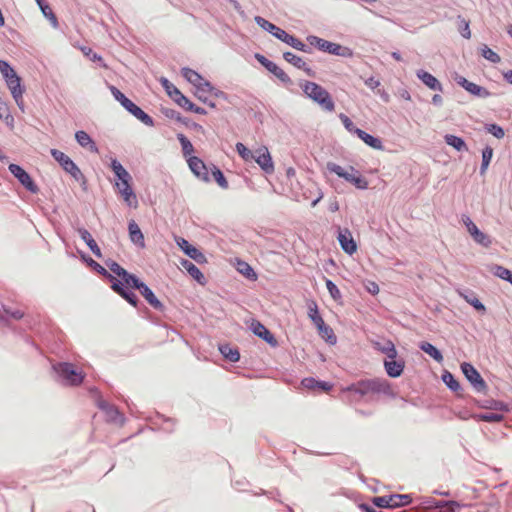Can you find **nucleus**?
<instances>
[{
	"label": "nucleus",
	"instance_id": "obj_1",
	"mask_svg": "<svg viewBox=\"0 0 512 512\" xmlns=\"http://www.w3.org/2000/svg\"><path fill=\"white\" fill-rule=\"evenodd\" d=\"M347 391L358 393L361 396L368 394H383L394 397L395 392L391 384L383 378L361 380L346 388Z\"/></svg>",
	"mask_w": 512,
	"mask_h": 512
},
{
	"label": "nucleus",
	"instance_id": "obj_2",
	"mask_svg": "<svg viewBox=\"0 0 512 512\" xmlns=\"http://www.w3.org/2000/svg\"><path fill=\"white\" fill-rule=\"evenodd\" d=\"M304 94L317 103L323 110L333 112L335 110V103L329 92L321 85L305 81L301 84Z\"/></svg>",
	"mask_w": 512,
	"mask_h": 512
},
{
	"label": "nucleus",
	"instance_id": "obj_3",
	"mask_svg": "<svg viewBox=\"0 0 512 512\" xmlns=\"http://www.w3.org/2000/svg\"><path fill=\"white\" fill-rule=\"evenodd\" d=\"M110 91L115 97L117 101L121 103V105L129 111L132 115H134L138 120L144 123L147 126H154V121L152 117H150L147 113H145L140 107H138L135 103H133L130 99H128L119 89L115 86L110 87Z\"/></svg>",
	"mask_w": 512,
	"mask_h": 512
},
{
	"label": "nucleus",
	"instance_id": "obj_4",
	"mask_svg": "<svg viewBox=\"0 0 512 512\" xmlns=\"http://www.w3.org/2000/svg\"><path fill=\"white\" fill-rule=\"evenodd\" d=\"M328 169L330 172L335 173L341 178H344L346 181L352 183L359 189H366L368 187L367 180L362 177L358 171H356L353 167H349L348 169L343 168L340 165L335 163H329Z\"/></svg>",
	"mask_w": 512,
	"mask_h": 512
},
{
	"label": "nucleus",
	"instance_id": "obj_5",
	"mask_svg": "<svg viewBox=\"0 0 512 512\" xmlns=\"http://www.w3.org/2000/svg\"><path fill=\"white\" fill-rule=\"evenodd\" d=\"M307 41L311 46H314L321 51L343 57L352 56V51L349 48L343 47L337 43L329 42L317 36L310 35L307 37Z\"/></svg>",
	"mask_w": 512,
	"mask_h": 512
},
{
	"label": "nucleus",
	"instance_id": "obj_6",
	"mask_svg": "<svg viewBox=\"0 0 512 512\" xmlns=\"http://www.w3.org/2000/svg\"><path fill=\"white\" fill-rule=\"evenodd\" d=\"M55 371L66 381V384L71 386L80 385L85 375L82 371H79L71 363H59L54 366Z\"/></svg>",
	"mask_w": 512,
	"mask_h": 512
},
{
	"label": "nucleus",
	"instance_id": "obj_7",
	"mask_svg": "<svg viewBox=\"0 0 512 512\" xmlns=\"http://www.w3.org/2000/svg\"><path fill=\"white\" fill-rule=\"evenodd\" d=\"M53 158L61 165V167L68 172L74 179L80 180L84 176L78 166L70 159L69 156L57 149L51 150Z\"/></svg>",
	"mask_w": 512,
	"mask_h": 512
},
{
	"label": "nucleus",
	"instance_id": "obj_8",
	"mask_svg": "<svg viewBox=\"0 0 512 512\" xmlns=\"http://www.w3.org/2000/svg\"><path fill=\"white\" fill-rule=\"evenodd\" d=\"M461 370L477 392H483L486 390L487 385L485 381L472 364L466 362L462 363Z\"/></svg>",
	"mask_w": 512,
	"mask_h": 512
},
{
	"label": "nucleus",
	"instance_id": "obj_9",
	"mask_svg": "<svg viewBox=\"0 0 512 512\" xmlns=\"http://www.w3.org/2000/svg\"><path fill=\"white\" fill-rule=\"evenodd\" d=\"M181 73L188 82L193 84L195 88L199 90V92H211L213 90L212 85L196 71L190 68H183Z\"/></svg>",
	"mask_w": 512,
	"mask_h": 512
},
{
	"label": "nucleus",
	"instance_id": "obj_10",
	"mask_svg": "<svg viewBox=\"0 0 512 512\" xmlns=\"http://www.w3.org/2000/svg\"><path fill=\"white\" fill-rule=\"evenodd\" d=\"M252 160H255L266 174H272L274 172V163L266 146L256 149Z\"/></svg>",
	"mask_w": 512,
	"mask_h": 512
},
{
	"label": "nucleus",
	"instance_id": "obj_11",
	"mask_svg": "<svg viewBox=\"0 0 512 512\" xmlns=\"http://www.w3.org/2000/svg\"><path fill=\"white\" fill-rule=\"evenodd\" d=\"M462 221L468 231V233L471 235L473 240L484 246L489 247L492 243L490 237L479 230V228L476 226V224L470 219L468 216H463Z\"/></svg>",
	"mask_w": 512,
	"mask_h": 512
},
{
	"label": "nucleus",
	"instance_id": "obj_12",
	"mask_svg": "<svg viewBox=\"0 0 512 512\" xmlns=\"http://www.w3.org/2000/svg\"><path fill=\"white\" fill-rule=\"evenodd\" d=\"M11 174L18 179V181L30 192L37 193L38 187L30 177V175L19 165L10 164L8 167Z\"/></svg>",
	"mask_w": 512,
	"mask_h": 512
},
{
	"label": "nucleus",
	"instance_id": "obj_13",
	"mask_svg": "<svg viewBox=\"0 0 512 512\" xmlns=\"http://www.w3.org/2000/svg\"><path fill=\"white\" fill-rule=\"evenodd\" d=\"M6 85L11 92L13 99L17 106L24 111V99L23 94L25 92L24 87L21 85V78L17 75L16 77L7 80Z\"/></svg>",
	"mask_w": 512,
	"mask_h": 512
},
{
	"label": "nucleus",
	"instance_id": "obj_14",
	"mask_svg": "<svg viewBox=\"0 0 512 512\" xmlns=\"http://www.w3.org/2000/svg\"><path fill=\"white\" fill-rule=\"evenodd\" d=\"M175 241L181 250L197 263L202 264L207 261L205 255L196 247L192 246L186 239L182 237H175Z\"/></svg>",
	"mask_w": 512,
	"mask_h": 512
},
{
	"label": "nucleus",
	"instance_id": "obj_15",
	"mask_svg": "<svg viewBox=\"0 0 512 512\" xmlns=\"http://www.w3.org/2000/svg\"><path fill=\"white\" fill-rule=\"evenodd\" d=\"M338 241L341 248L349 255L354 254L357 251V244L353 239L352 233L348 228H339Z\"/></svg>",
	"mask_w": 512,
	"mask_h": 512
},
{
	"label": "nucleus",
	"instance_id": "obj_16",
	"mask_svg": "<svg viewBox=\"0 0 512 512\" xmlns=\"http://www.w3.org/2000/svg\"><path fill=\"white\" fill-rule=\"evenodd\" d=\"M190 170L197 176L199 179L209 182V173L205 163L198 157H189L187 159Z\"/></svg>",
	"mask_w": 512,
	"mask_h": 512
},
{
	"label": "nucleus",
	"instance_id": "obj_17",
	"mask_svg": "<svg viewBox=\"0 0 512 512\" xmlns=\"http://www.w3.org/2000/svg\"><path fill=\"white\" fill-rule=\"evenodd\" d=\"M111 169L113 170L118 179V181L115 183V186L118 189V191H120V188H124L125 180L126 185H130L131 175L116 159L112 160Z\"/></svg>",
	"mask_w": 512,
	"mask_h": 512
},
{
	"label": "nucleus",
	"instance_id": "obj_18",
	"mask_svg": "<svg viewBox=\"0 0 512 512\" xmlns=\"http://www.w3.org/2000/svg\"><path fill=\"white\" fill-rule=\"evenodd\" d=\"M457 83L462 86L467 92L480 98H487L491 93L484 87L479 86L473 82L468 81L464 77H459Z\"/></svg>",
	"mask_w": 512,
	"mask_h": 512
},
{
	"label": "nucleus",
	"instance_id": "obj_19",
	"mask_svg": "<svg viewBox=\"0 0 512 512\" xmlns=\"http://www.w3.org/2000/svg\"><path fill=\"white\" fill-rule=\"evenodd\" d=\"M251 329L255 335L262 338L268 344L272 346L277 345V340L273 336V334L259 321H253L251 323Z\"/></svg>",
	"mask_w": 512,
	"mask_h": 512
},
{
	"label": "nucleus",
	"instance_id": "obj_20",
	"mask_svg": "<svg viewBox=\"0 0 512 512\" xmlns=\"http://www.w3.org/2000/svg\"><path fill=\"white\" fill-rule=\"evenodd\" d=\"M384 367L386 373L390 377L397 378L403 373L405 364L402 360H396V358H388L384 361Z\"/></svg>",
	"mask_w": 512,
	"mask_h": 512
},
{
	"label": "nucleus",
	"instance_id": "obj_21",
	"mask_svg": "<svg viewBox=\"0 0 512 512\" xmlns=\"http://www.w3.org/2000/svg\"><path fill=\"white\" fill-rule=\"evenodd\" d=\"M417 77L430 89L434 91H442V85L436 77L424 70L417 71Z\"/></svg>",
	"mask_w": 512,
	"mask_h": 512
},
{
	"label": "nucleus",
	"instance_id": "obj_22",
	"mask_svg": "<svg viewBox=\"0 0 512 512\" xmlns=\"http://www.w3.org/2000/svg\"><path fill=\"white\" fill-rule=\"evenodd\" d=\"M283 58L293 66L299 69H303L308 76H314L313 70L306 64V62L301 57L293 54L292 52H285L283 54Z\"/></svg>",
	"mask_w": 512,
	"mask_h": 512
},
{
	"label": "nucleus",
	"instance_id": "obj_23",
	"mask_svg": "<svg viewBox=\"0 0 512 512\" xmlns=\"http://www.w3.org/2000/svg\"><path fill=\"white\" fill-rule=\"evenodd\" d=\"M141 293V295L145 298V300L156 310H162L163 304L161 301L155 296L153 291L146 285L141 284L140 288L138 289Z\"/></svg>",
	"mask_w": 512,
	"mask_h": 512
},
{
	"label": "nucleus",
	"instance_id": "obj_24",
	"mask_svg": "<svg viewBox=\"0 0 512 512\" xmlns=\"http://www.w3.org/2000/svg\"><path fill=\"white\" fill-rule=\"evenodd\" d=\"M128 230H129L130 240L134 244L138 245L139 247L144 248L145 247L144 235L141 232V229L139 228L138 224L134 220H131L129 222Z\"/></svg>",
	"mask_w": 512,
	"mask_h": 512
},
{
	"label": "nucleus",
	"instance_id": "obj_25",
	"mask_svg": "<svg viewBox=\"0 0 512 512\" xmlns=\"http://www.w3.org/2000/svg\"><path fill=\"white\" fill-rule=\"evenodd\" d=\"M180 264L182 268L185 269L188 272V274L198 283L202 285L205 283V277L203 273L191 261L184 259L180 262Z\"/></svg>",
	"mask_w": 512,
	"mask_h": 512
},
{
	"label": "nucleus",
	"instance_id": "obj_26",
	"mask_svg": "<svg viewBox=\"0 0 512 512\" xmlns=\"http://www.w3.org/2000/svg\"><path fill=\"white\" fill-rule=\"evenodd\" d=\"M75 138L82 147L87 148L90 152L98 153V148L95 142L85 131H77Z\"/></svg>",
	"mask_w": 512,
	"mask_h": 512
},
{
	"label": "nucleus",
	"instance_id": "obj_27",
	"mask_svg": "<svg viewBox=\"0 0 512 512\" xmlns=\"http://www.w3.org/2000/svg\"><path fill=\"white\" fill-rule=\"evenodd\" d=\"M79 234L81 239L87 244L90 250L94 253V255L98 258L101 257V251L96 241L93 239L90 232L86 229H79Z\"/></svg>",
	"mask_w": 512,
	"mask_h": 512
},
{
	"label": "nucleus",
	"instance_id": "obj_28",
	"mask_svg": "<svg viewBox=\"0 0 512 512\" xmlns=\"http://www.w3.org/2000/svg\"><path fill=\"white\" fill-rule=\"evenodd\" d=\"M373 346L378 351L384 353L387 355L388 358H396L397 357V350L395 348V345L392 341L387 340L383 343L381 342H374Z\"/></svg>",
	"mask_w": 512,
	"mask_h": 512
},
{
	"label": "nucleus",
	"instance_id": "obj_29",
	"mask_svg": "<svg viewBox=\"0 0 512 512\" xmlns=\"http://www.w3.org/2000/svg\"><path fill=\"white\" fill-rule=\"evenodd\" d=\"M124 182H126V180ZM119 193L128 206L134 208L138 206L137 197L133 192L131 185H126V183H124V188H120Z\"/></svg>",
	"mask_w": 512,
	"mask_h": 512
},
{
	"label": "nucleus",
	"instance_id": "obj_30",
	"mask_svg": "<svg viewBox=\"0 0 512 512\" xmlns=\"http://www.w3.org/2000/svg\"><path fill=\"white\" fill-rule=\"evenodd\" d=\"M356 135L365 143L367 144L368 146L374 148V149H382L383 148V145H382V142L380 139L366 133L365 131L363 130H357L356 131Z\"/></svg>",
	"mask_w": 512,
	"mask_h": 512
},
{
	"label": "nucleus",
	"instance_id": "obj_31",
	"mask_svg": "<svg viewBox=\"0 0 512 512\" xmlns=\"http://www.w3.org/2000/svg\"><path fill=\"white\" fill-rule=\"evenodd\" d=\"M308 317L314 323L316 327L321 326L324 322L323 318L319 314L318 305L314 300H310L307 303Z\"/></svg>",
	"mask_w": 512,
	"mask_h": 512
},
{
	"label": "nucleus",
	"instance_id": "obj_32",
	"mask_svg": "<svg viewBox=\"0 0 512 512\" xmlns=\"http://www.w3.org/2000/svg\"><path fill=\"white\" fill-rule=\"evenodd\" d=\"M420 349L422 351H424L425 353H427L430 357H432L438 363H441L443 361V356H442L441 352L435 346H433L431 343L422 342L420 344Z\"/></svg>",
	"mask_w": 512,
	"mask_h": 512
},
{
	"label": "nucleus",
	"instance_id": "obj_33",
	"mask_svg": "<svg viewBox=\"0 0 512 512\" xmlns=\"http://www.w3.org/2000/svg\"><path fill=\"white\" fill-rule=\"evenodd\" d=\"M389 496V508L402 507L410 503L411 498L409 495L394 494Z\"/></svg>",
	"mask_w": 512,
	"mask_h": 512
},
{
	"label": "nucleus",
	"instance_id": "obj_34",
	"mask_svg": "<svg viewBox=\"0 0 512 512\" xmlns=\"http://www.w3.org/2000/svg\"><path fill=\"white\" fill-rule=\"evenodd\" d=\"M445 142L455 148L457 151H467V145L464 140L458 136L447 134L445 136Z\"/></svg>",
	"mask_w": 512,
	"mask_h": 512
},
{
	"label": "nucleus",
	"instance_id": "obj_35",
	"mask_svg": "<svg viewBox=\"0 0 512 512\" xmlns=\"http://www.w3.org/2000/svg\"><path fill=\"white\" fill-rule=\"evenodd\" d=\"M177 139L181 144L183 156L187 159L193 157L194 148L189 139L182 133L177 134Z\"/></svg>",
	"mask_w": 512,
	"mask_h": 512
},
{
	"label": "nucleus",
	"instance_id": "obj_36",
	"mask_svg": "<svg viewBox=\"0 0 512 512\" xmlns=\"http://www.w3.org/2000/svg\"><path fill=\"white\" fill-rule=\"evenodd\" d=\"M318 330V333L322 338H324L327 342L330 344L336 343V336L333 332V330L323 322L321 326L316 327Z\"/></svg>",
	"mask_w": 512,
	"mask_h": 512
},
{
	"label": "nucleus",
	"instance_id": "obj_37",
	"mask_svg": "<svg viewBox=\"0 0 512 512\" xmlns=\"http://www.w3.org/2000/svg\"><path fill=\"white\" fill-rule=\"evenodd\" d=\"M219 350L222 355L231 362H237L240 358L238 350L231 348L229 345H222Z\"/></svg>",
	"mask_w": 512,
	"mask_h": 512
},
{
	"label": "nucleus",
	"instance_id": "obj_38",
	"mask_svg": "<svg viewBox=\"0 0 512 512\" xmlns=\"http://www.w3.org/2000/svg\"><path fill=\"white\" fill-rule=\"evenodd\" d=\"M0 73L2 74L5 82L17 76L16 71L5 60H0Z\"/></svg>",
	"mask_w": 512,
	"mask_h": 512
},
{
	"label": "nucleus",
	"instance_id": "obj_39",
	"mask_svg": "<svg viewBox=\"0 0 512 512\" xmlns=\"http://www.w3.org/2000/svg\"><path fill=\"white\" fill-rule=\"evenodd\" d=\"M237 270L250 280L257 279V274L255 273L253 268L246 262H243V261L239 262Z\"/></svg>",
	"mask_w": 512,
	"mask_h": 512
},
{
	"label": "nucleus",
	"instance_id": "obj_40",
	"mask_svg": "<svg viewBox=\"0 0 512 512\" xmlns=\"http://www.w3.org/2000/svg\"><path fill=\"white\" fill-rule=\"evenodd\" d=\"M267 70L269 72H271L272 74H274L283 83H290L291 82L290 77L276 63L273 62V64L270 65V67Z\"/></svg>",
	"mask_w": 512,
	"mask_h": 512
},
{
	"label": "nucleus",
	"instance_id": "obj_41",
	"mask_svg": "<svg viewBox=\"0 0 512 512\" xmlns=\"http://www.w3.org/2000/svg\"><path fill=\"white\" fill-rule=\"evenodd\" d=\"M79 49L84 54V56L88 57L93 62H100L104 68H108L107 65L103 62V58L97 53L93 52L90 47L80 46Z\"/></svg>",
	"mask_w": 512,
	"mask_h": 512
},
{
	"label": "nucleus",
	"instance_id": "obj_42",
	"mask_svg": "<svg viewBox=\"0 0 512 512\" xmlns=\"http://www.w3.org/2000/svg\"><path fill=\"white\" fill-rule=\"evenodd\" d=\"M490 271L497 277L503 279V280H506V281H509L511 275H512V272L501 266V265H493L491 266L490 268Z\"/></svg>",
	"mask_w": 512,
	"mask_h": 512
},
{
	"label": "nucleus",
	"instance_id": "obj_43",
	"mask_svg": "<svg viewBox=\"0 0 512 512\" xmlns=\"http://www.w3.org/2000/svg\"><path fill=\"white\" fill-rule=\"evenodd\" d=\"M160 82L163 88L165 89L166 93L175 102L177 100L175 92L181 93L180 90L166 78H161Z\"/></svg>",
	"mask_w": 512,
	"mask_h": 512
},
{
	"label": "nucleus",
	"instance_id": "obj_44",
	"mask_svg": "<svg viewBox=\"0 0 512 512\" xmlns=\"http://www.w3.org/2000/svg\"><path fill=\"white\" fill-rule=\"evenodd\" d=\"M493 156V149L489 146L485 147L482 151V164H481V174H484L490 164V161Z\"/></svg>",
	"mask_w": 512,
	"mask_h": 512
},
{
	"label": "nucleus",
	"instance_id": "obj_45",
	"mask_svg": "<svg viewBox=\"0 0 512 512\" xmlns=\"http://www.w3.org/2000/svg\"><path fill=\"white\" fill-rule=\"evenodd\" d=\"M41 9L43 15L49 19H51L54 23H56L57 19L55 14L53 13L51 7L45 0H35Z\"/></svg>",
	"mask_w": 512,
	"mask_h": 512
},
{
	"label": "nucleus",
	"instance_id": "obj_46",
	"mask_svg": "<svg viewBox=\"0 0 512 512\" xmlns=\"http://www.w3.org/2000/svg\"><path fill=\"white\" fill-rule=\"evenodd\" d=\"M442 509V512H459L461 505L456 501H441L437 504Z\"/></svg>",
	"mask_w": 512,
	"mask_h": 512
},
{
	"label": "nucleus",
	"instance_id": "obj_47",
	"mask_svg": "<svg viewBox=\"0 0 512 512\" xmlns=\"http://www.w3.org/2000/svg\"><path fill=\"white\" fill-rule=\"evenodd\" d=\"M236 151L244 161H251L254 157V152L249 150L243 143L236 144Z\"/></svg>",
	"mask_w": 512,
	"mask_h": 512
},
{
	"label": "nucleus",
	"instance_id": "obj_48",
	"mask_svg": "<svg viewBox=\"0 0 512 512\" xmlns=\"http://www.w3.org/2000/svg\"><path fill=\"white\" fill-rule=\"evenodd\" d=\"M481 54L485 59L492 63H499L501 60L500 56L486 45H483Z\"/></svg>",
	"mask_w": 512,
	"mask_h": 512
},
{
	"label": "nucleus",
	"instance_id": "obj_49",
	"mask_svg": "<svg viewBox=\"0 0 512 512\" xmlns=\"http://www.w3.org/2000/svg\"><path fill=\"white\" fill-rule=\"evenodd\" d=\"M212 176H213V179L217 182V184L221 188H223V189L228 188V182H227L226 178L224 177L222 171L219 168H217L216 166H214L212 169Z\"/></svg>",
	"mask_w": 512,
	"mask_h": 512
},
{
	"label": "nucleus",
	"instance_id": "obj_50",
	"mask_svg": "<svg viewBox=\"0 0 512 512\" xmlns=\"http://www.w3.org/2000/svg\"><path fill=\"white\" fill-rule=\"evenodd\" d=\"M442 379L451 390L456 392L460 389L459 382L454 378V376L450 372H445L442 375Z\"/></svg>",
	"mask_w": 512,
	"mask_h": 512
},
{
	"label": "nucleus",
	"instance_id": "obj_51",
	"mask_svg": "<svg viewBox=\"0 0 512 512\" xmlns=\"http://www.w3.org/2000/svg\"><path fill=\"white\" fill-rule=\"evenodd\" d=\"M175 95L177 97V100L175 101L180 107H182L185 110L191 111L193 108L194 103H192L186 96H184L182 93H176Z\"/></svg>",
	"mask_w": 512,
	"mask_h": 512
},
{
	"label": "nucleus",
	"instance_id": "obj_52",
	"mask_svg": "<svg viewBox=\"0 0 512 512\" xmlns=\"http://www.w3.org/2000/svg\"><path fill=\"white\" fill-rule=\"evenodd\" d=\"M123 283L127 286H130L132 288L139 289L141 284H144L141 282L135 275L130 274L127 272V276L122 277Z\"/></svg>",
	"mask_w": 512,
	"mask_h": 512
},
{
	"label": "nucleus",
	"instance_id": "obj_53",
	"mask_svg": "<svg viewBox=\"0 0 512 512\" xmlns=\"http://www.w3.org/2000/svg\"><path fill=\"white\" fill-rule=\"evenodd\" d=\"M255 22L261 27L263 28L264 30L268 31L269 33H273L275 28H276V25H274L273 23L269 22L268 20L260 17V16H256L255 17Z\"/></svg>",
	"mask_w": 512,
	"mask_h": 512
},
{
	"label": "nucleus",
	"instance_id": "obj_54",
	"mask_svg": "<svg viewBox=\"0 0 512 512\" xmlns=\"http://www.w3.org/2000/svg\"><path fill=\"white\" fill-rule=\"evenodd\" d=\"M325 284L331 297L334 300H339L341 298V292L338 287L330 279H326Z\"/></svg>",
	"mask_w": 512,
	"mask_h": 512
},
{
	"label": "nucleus",
	"instance_id": "obj_55",
	"mask_svg": "<svg viewBox=\"0 0 512 512\" xmlns=\"http://www.w3.org/2000/svg\"><path fill=\"white\" fill-rule=\"evenodd\" d=\"M480 419L486 422H501L503 415L495 412H486L480 415Z\"/></svg>",
	"mask_w": 512,
	"mask_h": 512
},
{
	"label": "nucleus",
	"instance_id": "obj_56",
	"mask_svg": "<svg viewBox=\"0 0 512 512\" xmlns=\"http://www.w3.org/2000/svg\"><path fill=\"white\" fill-rule=\"evenodd\" d=\"M106 265L117 276H119L121 278L124 276H127V271L123 267H121L118 263L111 261V262H107Z\"/></svg>",
	"mask_w": 512,
	"mask_h": 512
},
{
	"label": "nucleus",
	"instance_id": "obj_57",
	"mask_svg": "<svg viewBox=\"0 0 512 512\" xmlns=\"http://www.w3.org/2000/svg\"><path fill=\"white\" fill-rule=\"evenodd\" d=\"M339 118L341 120V122L343 123L344 127L351 133H355L356 134V131L357 130H360L359 128H357L354 123L351 121V119L346 116L345 114L341 113L339 115Z\"/></svg>",
	"mask_w": 512,
	"mask_h": 512
},
{
	"label": "nucleus",
	"instance_id": "obj_58",
	"mask_svg": "<svg viewBox=\"0 0 512 512\" xmlns=\"http://www.w3.org/2000/svg\"><path fill=\"white\" fill-rule=\"evenodd\" d=\"M465 300L470 304L472 305L477 311H480V312H485L486 311V308L485 306L482 304V302L475 296L473 297H468V296H464Z\"/></svg>",
	"mask_w": 512,
	"mask_h": 512
},
{
	"label": "nucleus",
	"instance_id": "obj_59",
	"mask_svg": "<svg viewBox=\"0 0 512 512\" xmlns=\"http://www.w3.org/2000/svg\"><path fill=\"white\" fill-rule=\"evenodd\" d=\"M487 131L498 139L503 138L505 135L503 128L497 124H489L487 126Z\"/></svg>",
	"mask_w": 512,
	"mask_h": 512
},
{
	"label": "nucleus",
	"instance_id": "obj_60",
	"mask_svg": "<svg viewBox=\"0 0 512 512\" xmlns=\"http://www.w3.org/2000/svg\"><path fill=\"white\" fill-rule=\"evenodd\" d=\"M0 119L5 121L11 120L13 121L12 116L9 113V108L7 104L0 98Z\"/></svg>",
	"mask_w": 512,
	"mask_h": 512
},
{
	"label": "nucleus",
	"instance_id": "obj_61",
	"mask_svg": "<svg viewBox=\"0 0 512 512\" xmlns=\"http://www.w3.org/2000/svg\"><path fill=\"white\" fill-rule=\"evenodd\" d=\"M373 504L380 508H389V496H378L374 497L372 500Z\"/></svg>",
	"mask_w": 512,
	"mask_h": 512
},
{
	"label": "nucleus",
	"instance_id": "obj_62",
	"mask_svg": "<svg viewBox=\"0 0 512 512\" xmlns=\"http://www.w3.org/2000/svg\"><path fill=\"white\" fill-rule=\"evenodd\" d=\"M120 296L123 297L128 303H130L134 307L137 306L138 299L135 293L125 290Z\"/></svg>",
	"mask_w": 512,
	"mask_h": 512
},
{
	"label": "nucleus",
	"instance_id": "obj_63",
	"mask_svg": "<svg viewBox=\"0 0 512 512\" xmlns=\"http://www.w3.org/2000/svg\"><path fill=\"white\" fill-rule=\"evenodd\" d=\"M290 46L297 50H300V51L310 52L307 45H305L301 40H299L298 38H296L294 36L291 40Z\"/></svg>",
	"mask_w": 512,
	"mask_h": 512
},
{
	"label": "nucleus",
	"instance_id": "obj_64",
	"mask_svg": "<svg viewBox=\"0 0 512 512\" xmlns=\"http://www.w3.org/2000/svg\"><path fill=\"white\" fill-rule=\"evenodd\" d=\"M301 383L304 388H307L309 390H315L316 386L318 384V381L312 377H309V378L303 379Z\"/></svg>",
	"mask_w": 512,
	"mask_h": 512
}]
</instances>
